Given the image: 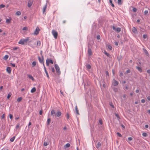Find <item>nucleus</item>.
Here are the masks:
<instances>
[{
	"label": "nucleus",
	"instance_id": "nucleus-1",
	"mask_svg": "<svg viewBox=\"0 0 150 150\" xmlns=\"http://www.w3.org/2000/svg\"><path fill=\"white\" fill-rule=\"evenodd\" d=\"M54 67L57 74L58 75L60 74H61V71L59 66L57 64H55L54 65Z\"/></svg>",
	"mask_w": 150,
	"mask_h": 150
},
{
	"label": "nucleus",
	"instance_id": "nucleus-2",
	"mask_svg": "<svg viewBox=\"0 0 150 150\" xmlns=\"http://www.w3.org/2000/svg\"><path fill=\"white\" fill-rule=\"evenodd\" d=\"M52 33L55 39H56L58 36V33L57 31L54 30H53L52 31Z\"/></svg>",
	"mask_w": 150,
	"mask_h": 150
},
{
	"label": "nucleus",
	"instance_id": "nucleus-3",
	"mask_svg": "<svg viewBox=\"0 0 150 150\" xmlns=\"http://www.w3.org/2000/svg\"><path fill=\"white\" fill-rule=\"evenodd\" d=\"M28 38L25 39H21L19 41V44L24 45L27 43L28 41Z\"/></svg>",
	"mask_w": 150,
	"mask_h": 150
},
{
	"label": "nucleus",
	"instance_id": "nucleus-4",
	"mask_svg": "<svg viewBox=\"0 0 150 150\" xmlns=\"http://www.w3.org/2000/svg\"><path fill=\"white\" fill-rule=\"evenodd\" d=\"M50 63H51V64H53V61L52 60L48 58L46 60V65L47 66H49V64Z\"/></svg>",
	"mask_w": 150,
	"mask_h": 150
},
{
	"label": "nucleus",
	"instance_id": "nucleus-5",
	"mask_svg": "<svg viewBox=\"0 0 150 150\" xmlns=\"http://www.w3.org/2000/svg\"><path fill=\"white\" fill-rule=\"evenodd\" d=\"M40 30L38 27H37L35 29V31L34 32L33 34L34 35H37L39 33Z\"/></svg>",
	"mask_w": 150,
	"mask_h": 150
},
{
	"label": "nucleus",
	"instance_id": "nucleus-6",
	"mask_svg": "<svg viewBox=\"0 0 150 150\" xmlns=\"http://www.w3.org/2000/svg\"><path fill=\"white\" fill-rule=\"evenodd\" d=\"M33 2V0H29L28 1V6L30 7L32 5Z\"/></svg>",
	"mask_w": 150,
	"mask_h": 150
},
{
	"label": "nucleus",
	"instance_id": "nucleus-7",
	"mask_svg": "<svg viewBox=\"0 0 150 150\" xmlns=\"http://www.w3.org/2000/svg\"><path fill=\"white\" fill-rule=\"evenodd\" d=\"M112 84L114 86H116L118 85V82L115 80H113L112 82Z\"/></svg>",
	"mask_w": 150,
	"mask_h": 150
},
{
	"label": "nucleus",
	"instance_id": "nucleus-8",
	"mask_svg": "<svg viewBox=\"0 0 150 150\" xmlns=\"http://www.w3.org/2000/svg\"><path fill=\"white\" fill-rule=\"evenodd\" d=\"M6 71L9 74H11V68L8 67H7L6 69Z\"/></svg>",
	"mask_w": 150,
	"mask_h": 150
},
{
	"label": "nucleus",
	"instance_id": "nucleus-9",
	"mask_svg": "<svg viewBox=\"0 0 150 150\" xmlns=\"http://www.w3.org/2000/svg\"><path fill=\"white\" fill-rule=\"evenodd\" d=\"M62 115V113L60 111L57 112L55 114L56 117H59L60 116Z\"/></svg>",
	"mask_w": 150,
	"mask_h": 150
},
{
	"label": "nucleus",
	"instance_id": "nucleus-10",
	"mask_svg": "<svg viewBox=\"0 0 150 150\" xmlns=\"http://www.w3.org/2000/svg\"><path fill=\"white\" fill-rule=\"evenodd\" d=\"M88 53L90 56L92 54L91 50L90 48L88 49Z\"/></svg>",
	"mask_w": 150,
	"mask_h": 150
},
{
	"label": "nucleus",
	"instance_id": "nucleus-11",
	"mask_svg": "<svg viewBox=\"0 0 150 150\" xmlns=\"http://www.w3.org/2000/svg\"><path fill=\"white\" fill-rule=\"evenodd\" d=\"M101 144L100 142H98L97 143V144L96 146V148L98 149L101 146Z\"/></svg>",
	"mask_w": 150,
	"mask_h": 150
},
{
	"label": "nucleus",
	"instance_id": "nucleus-12",
	"mask_svg": "<svg viewBox=\"0 0 150 150\" xmlns=\"http://www.w3.org/2000/svg\"><path fill=\"white\" fill-rule=\"evenodd\" d=\"M132 31L135 33H137V30L136 28L134 27H133L132 28Z\"/></svg>",
	"mask_w": 150,
	"mask_h": 150
},
{
	"label": "nucleus",
	"instance_id": "nucleus-13",
	"mask_svg": "<svg viewBox=\"0 0 150 150\" xmlns=\"http://www.w3.org/2000/svg\"><path fill=\"white\" fill-rule=\"evenodd\" d=\"M47 8V6L46 4L45 6H44L43 8V13H44L45 12Z\"/></svg>",
	"mask_w": 150,
	"mask_h": 150
},
{
	"label": "nucleus",
	"instance_id": "nucleus-14",
	"mask_svg": "<svg viewBox=\"0 0 150 150\" xmlns=\"http://www.w3.org/2000/svg\"><path fill=\"white\" fill-rule=\"evenodd\" d=\"M136 68L140 72H142V69L140 67L137 66V67H136Z\"/></svg>",
	"mask_w": 150,
	"mask_h": 150
},
{
	"label": "nucleus",
	"instance_id": "nucleus-15",
	"mask_svg": "<svg viewBox=\"0 0 150 150\" xmlns=\"http://www.w3.org/2000/svg\"><path fill=\"white\" fill-rule=\"evenodd\" d=\"M11 18H9V19H6V22L7 23H8V24L9 23L11 22Z\"/></svg>",
	"mask_w": 150,
	"mask_h": 150
},
{
	"label": "nucleus",
	"instance_id": "nucleus-16",
	"mask_svg": "<svg viewBox=\"0 0 150 150\" xmlns=\"http://www.w3.org/2000/svg\"><path fill=\"white\" fill-rule=\"evenodd\" d=\"M49 144V142L48 141L47 142H45L44 143V145L45 146H46L48 145Z\"/></svg>",
	"mask_w": 150,
	"mask_h": 150
},
{
	"label": "nucleus",
	"instance_id": "nucleus-17",
	"mask_svg": "<svg viewBox=\"0 0 150 150\" xmlns=\"http://www.w3.org/2000/svg\"><path fill=\"white\" fill-rule=\"evenodd\" d=\"M28 76L29 79H31L33 81L34 80V79L33 78L31 75H28Z\"/></svg>",
	"mask_w": 150,
	"mask_h": 150
},
{
	"label": "nucleus",
	"instance_id": "nucleus-18",
	"mask_svg": "<svg viewBox=\"0 0 150 150\" xmlns=\"http://www.w3.org/2000/svg\"><path fill=\"white\" fill-rule=\"evenodd\" d=\"M117 3L119 5H121L122 4L123 2L122 0H117Z\"/></svg>",
	"mask_w": 150,
	"mask_h": 150
},
{
	"label": "nucleus",
	"instance_id": "nucleus-19",
	"mask_svg": "<svg viewBox=\"0 0 150 150\" xmlns=\"http://www.w3.org/2000/svg\"><path fill=\"white\" fill-rule=\"evenodd\" d=\"M75 110H76V113L77 114L79 115V110L77 106V105H76L75 106Z\"/></svg>",
	"mask_w": 150,
	"mask_h": 150
},
{
	"label": "nucleus",
	"instance_id": "nucleus-20",
	"mask_svg": "<svg viewBox=\"0 0 150 150\" xmlns=\"http://www.w3.org/2000/svg\"><path fill=\"white\" fill-rule=\"evenodd\" d=\"M36 91V88L35 87L33 88L32 89L31 91V93H34Z\"/></svg>",
	"mask_w": 150,
	"mask_h": 150
},
{
	"label": "nucleus",
	"instance_id": "nucleus-21",
	"mask_svg": "<svg viewBox=\"0 0 150 150\" xmlns=\"http://www.w3.org/2000/svg\"><path fill=\"white\" fill-rule=\"evenodd\" d=\"M8 57V56L7 55H5L3 58V59L4 60H6Z\"/></svg>",
	"mask_w": 150,
	"mask_h": 150
},
{
	"label": "nucleus",
	"instance_id": "nucleus-22",
	"mask_svg": "<svg viewBox=\"0 0 150 150\" xmlns=\"http://www.w3.org/2000/svg\"><path fill=\"white\" fill-rule=\"evenodd\" d=\"M51 122V119L50 118H48L47 119V125H49L50 123Z\"/></svg>",
	"mask_w": 150,
	"mask_h": 150
},
{
	"label": "nucleus",
	"instance_id": "nucleus-23",
	"mask_svg": "<svg viewBox=\"0 0 150 150\" xmlns=\"http://www.w3.org/2000/svg\"><path fill=\"white\" fill-rule=\"evenodd\" d=\"M55 114V111L54 110H52L51 112V114L52 115H53Z\"/></svg>",
	"mask_w": 150,
	"mask_h": 150
},
{
	"label": "nucleus",
	"instance_id": "nucleus-24",
	"mask_svg": "<svg viewBox=\"0 0 150 150\" xmlns=\"http://www.w3.org/2000/svg\"><path fill=\"white\" fill-rule=\"evenodd\" d=\"M38 59H39V60L40 62V63H42V62H43V63H44L43 59H41L40 57H38Z\"/></svg>",
	"mask_w": 150,
	"mask_h": 150
},
{
	"label": "nucleus",
	"instance_id": "nucleus-25",
	"mask_svg": "<svg viewBox=\"0 0 150 150\" xmlns=\"http://www.w3.org/2000/svg\"><path fill=\"white\" fill-rule=\"evenodd\" d=\"M15 138V136H13V137H11L10 139V141H11V142H13L14 141Z\"/></svg>",
	"mask_w": 150,
	"mask_h": 150
},
{
	"label": "nucleus",
	"instance_id": "nucleus-26",
	"mask_svg": "<svg viewBox=\"0 0 150 150\" xmlns=\"http://www.w3.org/2000/svg\"><path fill=\"white\" fill-rule=\"evenodd\" d=\"M36 64V62L35 61L33 62L32 63V65L33 66V67H34L35 66Z\"/></svg>",
	"mask_w": 150,
	"mask_h": 150
},
{
	"label": "nucleus",
	"instance_id": "nucleus-27",
	"mask_svg": "<svg viewBox=\"0 0 150 150\" xmlns=\"http://www.w3.org/2000/svg\"><path fill=\"white\" fill-rule=\"evenodd\" d=\"M43 66H44V69L45 72V73L46 74V73H48V72L46 70V68L45 67V64H44V63H43Z\"/></svg>",
	"mask_w": 150,
	"mask_h": 150
},
{
	"label": "nucleus",
	"instance_id": "nucleus-28",
	"mask_svg": "<svg viewBox=\"0 0 150 150\" xmlns=\"http://www.w3.org/2000/svg\"><path fill=\"white\" fill-rule=\"evenodd\" d=\"M43 66H44V69L45 72V73L46 74V73H48V72L46 70V68L45 67V64H44V63H43Z\"/></svg>",
	"mask_w": 150,
	"mask_h": 150
},
{
	"label": "nucleus",
	"instance_id": "nucleus-29",
	"mask_svg": "<svg viewBox=\"0 0 150 150\" xmlns=\"http://www.w3.org/2000/svg\"><path fill=\"white\" fill-rule=\"evenodd\" d=\"M11 93H9L8 94V96H7V98L8 99H9L11 97Z\"/></svg>",
	"mask_w": 150,
	"mask_h": 150
},
{
	"label": "nucleus",
	"instance_id": "nucleus-30",
	"mask_svg": "<svg viewBox=\"0 0 150 150\" xmlns=\"http://www.w3.org/2000/svg\"><path fill=\"white\" fill-rule=\"evenodd\" d=\"M70 146V144L69 143L67 144L64 147H69Z\"/></svg>",
	"mask_w": 150,
	"mask_h": 150
},
{
	"label": "nucleus",
	"instance_id": "nucleus-31",
	"mask_svg": "<svg viewBox=\"0 0 150 150\" xmlns=\"http://www.w3.org/2000/svg\"><path fill=\"white\" fill-rule=\"evenodd\" d=\"M121 28H117L116 29V30L117 32H120L121 31Z\"/></svg>",
	"mask_w": 150,
	"mask_h": 150
},
{
	"label": "nucleus",
	"instance_id": "nucleus-32",
	"mask_svg": "<svg viewBox=\"0 0 150 150\" xmlns=\"http://www.w3.org/2000/svg\"><path fill=\"white\" fill-rule=\"evenodd\" d=\"M86 67L87 69H90L91 68V66L90 65L88 64L86 65Z\"/></svg>",
	"mask_w": 150,
	"mask_h": 150
},
{
	"label": "nucleus",
	"instance_id": "nucleus-33",
	"mask_svg": "<svg viewBox=\"0 0 150 150\" xmlns=\"http://www.w3.org/2000/svg\"><path fill=\"white\" fill-rule=\"evenodd\" d=\"M104 54L108 57H109L110 56V54L107 52L105 51L104 52Z\"/></svg>",
	"mask_w": 150,
	"mask_h": 150
},
{
	"label": "nucleus",
	"instance_id": "nucleus-34",
	"mask_svg": "<svg viewBox=\"0 0 150 150\" xmlns=\"http://www.w3.org/2000/svg\"><path fill=\"white\" fill-rule=\"evenodd\" d=\"M5 6V5L3 4H1L0 5V9L4 7Z\"/></svg>",
	"mask_w": 150,
	"mask_h": 150
},
{
	"label": "nucleus",
	"instance_id": "nucleus-35",
	"mask_svg": "<svg viewBox=\"0 0 150 150\" xmlns=\"http://www.w3.org/2000/svg\"><path fill=\"white\" fill-rule=\"evenodd\" d=\"M108 46V48L110 50H111L112 49V46L110 45H108L107 46Z\"/></svg>",
	"mask_w": 150,
	"mask_h": 150
},
{
	"label": "nucleus",
	"instance_id": "nucleus-36",
	"mask_svg": "<svg viewBox=\"0 0 150 150\" xmlns=\"http://www.w3.org/2000/svg\"><path fill=\"white\" fill-rule=\"evenodd\" d=\"M142 135L143 137H146L147 135V134L145 132H144L142 133Z\"/></svg>",
	"mask_w": 150,
	"mask_h": 150
},
{
	"label": "nucleus",
	"instance_id": "nucleus-37",
	"mask_svg": "<svg viewBox=\"0 0 150 150\" xmlns=\"http://www.w3.org/2000/svg\"><path fill=\"white\" fill-rule=\"evenodd\" d=\"M99 123L100 125H101L103 124V122H102V120L101 119H99Z\"/></svg>",
	"mask_w": 150,
	"mask_h": 150
},
{
	"label": "nucleus",
	"instance_id": "nucleus-38",
	"mask_svg": "<svg viewBox=\"0 0 150 150\" xmlns=\"http://www.w3.org/2000/svg\"><path fill=\"white\" fill-rule=\"evenodd\" d=\"M51 69L52 71L54 73L55 72L54 69V68L53 67H51Z\"/></svg>",
	"mask_w": 150,
	"mask_h": 150
},
{
	"label": "nucleus",
	"instance_id": "nucleus-39",
	"mask_svg": "<svg viewBox=\"0 0 150 150\" xmlns=\"http://www.w3.org/2000/svg\"><path fill=\"white\" fill-rule=\"evenodd\" d=\"M5 116V114H3V115H2V116L1 117V119H4V118Z\"/></svg>",
	"mask_w": 150,
	"mask_h": 150
},
{
	"label": "nucleus",
	"instance_id": "nucleus-40",
	"mask_svg": "<svg viewBox=\"0 0 150 150\" xmlns=\"http://www.w3.org/2000/svg\"><path fill=\"white\" fill-rule=\"evenodd\" d=\"M37 44L38 46H40V41H38L37 42Z\"/></svg>",
	"mask_w": 150,
	"mask_h": 150
},
{
	"label": "nucleus",
	"instance_id": "nucleus-41",
	"mask_svg": "<svg viewBox=\"0 0 150 150\" xmlns=\"http://www.w3.org/2000/svg\"><path fill=\"white\" fill-rule=\"evenodd\" d=\"M148 12V10H145L144 12V14L145 15H146Z\"/></svg>",
	"mask_w": 150,
	"mask_h": 150
},
{
	"label": "nucleus",
	"instance_id": "nucleus-42",
	"mask_svg": "<svg viewBox=\"0 0 150 150\" xmlns=\"http://www.w3.org/2000/svg\"><path fill=\"white\" fill-rule=\"evenodd\" d=\"M28 29V28L27 27H24L23 28V30H27Z\"/></svg>",
	"mask_w": 150,
	"mask_h": 150
},
{
	"label": "nucleus",
	"instance_id": "nucleus-43",
	"mask_svg": "<svg viewBox=\"0 0 150 150\" xmlns=\"http://www.w3.org/2000/svg\"><path fill=\"white\" fill-rule=\"evenodd\" d=\"M9 117H10V119H12L13 118V115H11V114H10Z\"/></svg>",
	"mask_w": 150,
	"mask_h": 150
},
{
	"label": "nucleus",
	"instance_id": "nucleus-44",
	"mask_svg": "<svg viewBox=\"0 0 150 150\" xmlns=\"http://www.w3.org/2000/svg\"><path fill=\"white\" fill-rule=\"evenodd\" d=\"M143 37L145 39L147 38V36L146 35H143Z\"/></svg>",
	"mask_w": 150,
	"mask_h": 150
},
{
	"label": "nucleus",
	"instance_id": "nucleus-45",
	"mask_svg": "<svg viewBox=\"0 0 150 150\" xmlns=\"http://www.w3.org/2000/svg\"><path fill=\"white\" fill-rule=\"evenodd\" d=\"M117 135L119 137H122V135L119 132H117Z\"/></svg>",
	"mask_w": 150,
	"mask_h": 150
},
{
	"label": "nucleus",
	"instance_id": "nucleus-46",
	"mask_svg": "<svg viewBox=\"0 0 150 150\" xmlns=\"http://www.w3.org/2000/svg\"><path fill=\"white\" fill-rule=\"evenodd\" d=\"M31 124H32V123H31V122H29L28 125V127L29 128L30 127V126L31 125Z\"/></svg>",
	"mask_w": 150,
	"mask_h": 150
},
{
	"label": "nucleus",
	"instance_id": "nucleus-47",
	"mask_svg": "<svg viewBox=\"0 0 150 150\" xmlns=\"http://www.w3.org/2000/svg\"><path fill=\"white\" fill-rule=\"evenodd\" d=\"M132 10L134 12H136L137 10V9L135 8H133Z\"/></svg>",
	"mask_w": 150,
	"mask_h": 150
},
{
	"label": "nucleus",
	"instance_id": "nucleus-48",
	"mask_svg": "<svg viewBox=\"0 0 150 150\" xmlns=\"http://www.w3.org/2000/svg\"><path fill=\"white\" fill-rule=\"evenodd\" d=\"M128 140L129 141H131L132 140V137H129L128 138Z\"/></svg>",
	"mask_w": 150,
	"mask_h": 150
},
{
	"label": "nucleus",
	"instance_id": "nucleus-49",
	"mask_svg": "<svg viewBox=\"0 0 150 150\" xmlns=\"http://www.w3.org/2000/svg\"><path fill=\"white\" fill-rule=\"evenodd\" d=\"M97 38L98 40H99L100 39V36L99 35L97 36Z\"/></svg>",
	"mask_w": 150,
	"mask_h": 150
},
{
	"label": "nucleus",
	"instance_id": "nucleus-50",
	"mask_svg": "<svg viewBox=\"0 0 150 150\" xmlns=\"http://www.w3.org/2000/svg\"><path fill=\"white\" fill-rule=\"evenodd\" d=\"M145 102V100L144 99H143L141 100V102L142 103H144Z\"/></svg>",
	"mask_w": 150,
	"mask_h": 150
},
{
	"label": "nucleus",
	"instance_id": "nucleus-51",
	"mask_svg": "<svg viewBox=\"0 0 150 150\" xmlns=\"http://www.w3.org/2000/svg\"><path fill=\"white\" fill-rule=\"evenodd\" d=\"M130 72V71L129 69H128L127 70L126 73L127 74L129 73Z\"/></svg>",
	"mask_w": 150,
	"mask_h": 150
},
{
	"label": "nucleus",
	"instance_id": "nucleus-52",
	"mask_svg": "<svg viewBox=\"0 0 150 150\" xmlns=\"http://www.w3.org/2000/svg\"><path fill=\"white\" fill-rule=\"evenodd\" d=\"M39 113L40 115H42V110L40 111L39 112Z\"/></svg>",
	"mask_w": 150,
	"mask_h": 150
},
{
	"label": "nucleus",
	"instance_id": "nucleus-53",
	"mask_svg": "<svg viewBox=\"0 0 150 150\" xmlns=\"http://www.w3.org/2000/svg\"><path fill=\"white\" fill-rule=\"evenodd\" d=\"M67 118L68 119H69V115L68 113H67Z\"/></svg>",
	"mask_w": 150,
	"mask_h": 150
},
{
	"label": "nucleus",
	"instance_id": "nucleus-54",
	"mask_svg": "<svg viewBox=\"0 0 150 150\" xmlns=\"http://www.w3.org/2000/svg\"><path fill=\"white\" fill-rule=\"evenodd\" d=\"M11 64L12 67H15V65L14 64L11 63Z\"/></svg>",
	"mask_w": 150,
	"mask_h": 150
},
{
	"label": "nucleus",
	"instance_id": "nucleus-55",
	"mask_svg": "<svg viewBox=\"0 0 150 150\" xmlns=\"http://www.w3.org/2000/svg\"><path fill=\"white\" fill-rule=\"evenodd\" d=\"M123 75V74L122 73V72H121L120 74V76H122Z\"/></svg>",
	"mask_w": 150,
	"mask_h": 150
},
{
	"label": "nucleus",
	"instance_id": "nucleus-56",
	"mask_svg": "<svg viewBox=\"0 0 150 150\" xmlns=\"http://www.w3.org/2000/svg\"><path fill=\"white\" fill-rule=\"evenodd\" d=\"M147 72L148 74H150V69H148L147 70Z\"/></svg>",
	"mask_w": 150,
	"mask_h": 150
},
{
	"label": "nucleus",
	"instance_id": "nucleus-57",
	"mask_svg": "<svg viewBox=\"0 0 150 150\" xmlns=\"http://www.w3.org/2000/svg\"><path fill=\"white\" fill-rule=\"evenodd\" d=\"M16 14L18 15V16L19 15V11H17L16 13Z\"/></svg>",
	"mask_w": 150,
	"mask_h": 150
},
{
	"label": "nucleus",
	"instance_id": "nucleus-58",
	"mask_svg": "<svg viewBox=\"0 0 150 150\" xmlns=\"http://www.w3.org/2000/svg\"><path fill=\"white\" fill-rule=\"evenodd\" d=\"M46 74L47 76V77L48 78V79L49 78V76L48 73H46Z\"/></svg>",
	"mask_w": 150,
	"mask_h": 150
},
{
	"label": "nucleus",
	"instance_id": "nucleus-59",
	"mask_svg": "<svg viewBox=\"0 0 150 150\" xmlns=\"http://www.w3.org/2000/svg\"><path fill=\"white\" fill-rule=\"evenodd\" d=\"M147 99L149 100H150V96H148V97H147Z\"/></svg>",
	"mask_w": 150,
	"mask_h": 150
},
{
	"label": "nucleus",
	"instance_id": "nucleus-60",
	"mask_svg": "<svg viewBox=\"0 0 150 150\" xmlns=\"http://www.w3.org/2000/svg\"><path fill=\"white\" fill-rule=\"evenodd\" d=\"M115 45L116 46H117L118 45V43L117 42H115Z\"/></svg>",
	"mask_w": 150,
	"mask_h": 150
},
{
	"label": "nucleus",
	"instance_id": "nucleus-61",
	"mask_svg": "<svg viewBox=\"0 0 150 150\" xmlns=\"http://www.w3.org/2000/svg\"><path fill=\"white\" fill-rule=\"evenodd\" d=\"M139 90H138V89H137V90H136V93H139Z\"/></svg>",
	"mask_w": 150,
	"mask_h": 150
},
{
	"label": "nucleus",
	"instance_id": "nucleus-62",
	"mask_svg": "<svg viewBox=\"0 0 150 150\" xmlns=\"http://www.w3.org/2000/svg\"><path fill=\"white\" fill-rule=\"evenodd\" d=\"M112 28H113V30H116V29L115 28L114 26H113V27H112Z\"/></svg>",
	"mask_w": 150,
	"mask_h": 150
},
{
	"label": "nucleus",
	"instance_id": "nucleus-63",
	"mask_svg": "<svg viewBox=\"0 0 150 150\" xmlns=\"http://www.w3.org/2000/svg\"><path fill=\"white\" fill-rule=\"evenodd\" d=\"M18 48V47H14V48H13V50H17Z\"/></svg>",
	"mask_w": 150,
	"mask_h": 150
},
{
	"label": "nucleus",
	"instance_id": "nucleus-64",
	"mask_svg": "<svg viewBox=\"0 0 150 150\" xmlns=\"http://www.w3.org/2000/svg\"><path fill=\"white\" fill-rule=\"evenodd\" d=\"M149 127V126L148 125H145V127L146 128H148Z\"/></svg>",
	"mask_w": 150,
	"mask_h": 150
}]
</instances>
